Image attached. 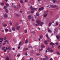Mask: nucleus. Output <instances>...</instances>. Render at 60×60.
<instances>
[{
    "mask_svg": "<svg viewBox=\"0 0 60 60\" xmlns=\"http://www.w3.org/2000/svg\"><path fill=\"white\" fill-rule=\"evenodd\" d=\"M6 49H4V52H6V50H7L8 49H9V50H11V48H9L8 47V48H7V47H6Z\"/></svg>",
    "mask_w": 60,
    "mask_h": 60,
    "instance_id": "f257e3e1",
    "label": "nucleus"
},
{
    "mask_svg": "<svg viewBox=\"0 0 60 60\" xmlns=\"http://www.w3.org/2000/svg\"><path fill=\"white\" fill-rule=\"evenodd\" d=\"M51 7H52V8H54V7H56V5H54V6L53 5H51L50 6Z\"/></svg>",
    "mask_w": 60,
    "mask_h": 60,
    "instance_id": "f03ea898",
    "label": "nucleus"
},
{
    "mask_svg": "<svg viewBox=\"0 0 60 60\" xmlns=\"http://www.w3.org/2000/svg\"><path fill=\"white\" fill-rule=\"evenodd\" d=\"M48 32H49L50 33H52V31H51V30H49V28H48Z\"/></svg>",
    "mask_w": 60,
    "mask_h": 60,
    "instance_id": "7ed1b4c3",
    "label": "nucleus"
},
{
    "mask_svg": "<svg viewBox=\"0 0 60 60\" xmlns=\"http://www.w3.org/2000/svg\"><path fill=\"white\" fill-rule=\"evenodd\" d=\"M20 27V26H18L16 27V29L17 30H19V27Z\"/></svg>",
    "mask_w": 60,
    "mask_h": 60,
    "instance_id": "20e7f679",
    "label": "nucleus"
},
{
    "mask_svg": "<svg viewBox=\"0 0 60 60\" xmlns=\"http://www.w3.org/2000/svg\"><path fill=\"white\" fill-rule=\"evenodd\" d=\"M28 19H31V16L30 15H29L28 17Z\"/></svg>",
    "mask_w": 60,
    "mask_h": 60,
    "instance_id": "39448f33",
    "label": "nucleus"
},
{
    "mask_svg": "<svg viewBox=\"0 0 60 60\" xmlns=\"http://www.w3.org/2000/svg\"><path fill=\"white\" fill-rule=\"evenodd\" d=\"M37 22L38 24H40L41 22V21L39 20H38L37 21Z\"/></svg>",
    "mask_w": 60,
    "mask_h": 60,
    "instance_id": "423d86ee",
    "label": "nucleus"
},
{
    "mask_svg": "<svg viewBox=\"0 0 60 60\" xmlns=\"http://www.w3.org/2000/svg\"><path fill=\"white\" fill-rule=\"evenodd\" d=\"M4 17L5 18H7L8 16L7 15V14H5L4 15Z\"/></svg>",
    "mask_w": 60,
    "mask_h": 60,
    "instance_id": "0eeeda50",
    "label": "nucleus"
},
{
    "mask_svg": "<svg viewBox=\"0 0 60 60\" xmlns=\"http://www.w3.org/2000/svg\"><path fill=\"white\" fill-rule=\"evenodd\" d=\"M0 41H4V39L2 38H0Z\"/></svg>",
    "mask_w": 60,
    "mask_h": 60,
    "instance_id": "6e6552de",
    "label": "nucleus"
},
{
    "mask_svg": "<svg viewBox=\"0 0 60 60\" xmlns=\"http://www.w3.org/2000/svg\"><path fill=\"white\" fill-rule=\"evenodd\" d=\"M36 15V16H38V17H39V16H40V14H39L38 13H37Z\"/></svg>",
    "mask_w": 60,
    "mask_h": 60,
    "instance_id": "1a4fd4ad",
    "label": "nucleus"
},
{
    "mask_svg": "<svg viewBox=\"0 0 60 60\" xmlns=\"http://www.w3.org/2000/svg\"><path fill=\"white\" fill-rule=\"evenodd\" d=\"M56 53L58 55H59L60 54V52H57Z\"/></svg>",
    "mask_w": 60,
    "mask_h": 60,
    "instance_id": "9d476101",
    "label": "nucleus"
},
{
    "mask_svg": "<svg viewBox=\"0 0 60 60\" xmlns=\"http://www.w3.org/2000/svg\"><path fill=\"white\" fill-rule=\"evenodd\" d=\"M6 60H10L9 58V57L8 56L6 58Z\"/></svg>",
    "mask_w": 60,
    "mask_h": 60,
    "instance_id": "9b49d317",
    "label": "nucleus"
},
{
    "mask_svg": "<svg viewBox=\"0 0 60 60\" xmlns=\"http://www.w3.org/2000/svg\"><path fill=\"white\" fill-rule=\"evenodd\" d=\"M17 6H18V7H19V8H20L21 7V6H20V4H18Z\"/></svg>",
    "mask_w": 60,
    "mask_h": 60,
    "instance_id": "f8f14e48",
    "label": "nucleus"
},
{
    "mask_svg": "<svg viewBox=\"0 0 60 60\" xmlns=\"http://www.w3.org/2000/svg\"><path fill=\"white\" fill-rule=\"evenodd\" d=\"M31 9H32V10H37V8H31Z\"/></svg>",
    "mask_w": 60,
    "mask_h": 60,
    "instance_id": "ddd939ff",
    "label": "nucleus"
},
{
    "mask_svg": "<svg viewBox=\"0 0 60 60\" xmlns=\"http://www.w3.org/2000/svg\"><path fill=\"white\" fill-rule=\"evenodd\" d=\"M8 41V40H6L5 41H4V42H5V43H6V42H7Z\"/></svg>",
    "mask_w": 60,
    "mask_h": 60,
    "instance_id": "4468645a",
    "label": "nucleus"
},
{
    "mask_svg": "<svg viewBox=\"0 0 60 60\" xmlns=\"http://www.w3.org/2000/svg\"><path fill=\"white\" fill-rule=\"evenodd\" d=\"M56 37L57 40H58L59 39V37L57 35L56 36Z\"/></svg>",
    "mask_w": 60,
    "mask_h": 60,
    "instance_id": "2eb2a0df",
    "label": "nucleus"
},
{
    "mask_svg": "<svg viewBox=\"0 0 60 60\" xmlns=\"http://www.w3.org/2000/svg\"><path fill=\"white\" fill-rule=\"evenodd\" d=\"M15 16H17V17H19V15H18V14H15Z\"/></svg>",
    "mask_w": 60,
    "mask_h": 60,
    "instance_id": "dca6fc26",
    "label": "nucleus"
},
{
    "mask_svg": "<svg viewBox=\"0 0 60 60\" xmlns=\"http://www.w3.org/2000/svg\"><path fill=\"white\" fill-rule=\"evenodd\" d=\"M52 24V23L51 22H50L49 23V26H50L51 25V24Z\"/></svg>",
    "mask_w": 60,
    "mask_h": 60,
    "instance_id": "f3484780",
    "label": "nucleus"
},
{
    "mask_svg": "<svg viewBox=\"0 0 60 60\" xmlns=\"http://www.w3.org/2000/svg\"><path fill=\"white\" fill-rule=\"evenodd\" d=\"M0 4L1 5H2V6H3V5H4V3L3 2L2 3H0Z\"/></svg>",
    "mask_w": 60,
    "mask_h": 60,
    "instance_id": "a211bd4d",
    "label": "nucleus"
},
{
    "mask_svg": "<svg viewBox=\"0 0 60 60\" xmlns=\"http://www.w3.org/2000/svg\"><path fill=\"white\" fill-rule=\"evenodd\" d=\"M50 45H54L55 43L52 42H51L50 43Z\"/></svg>",
    "mask_w": 60,
    "mask_h": 60,
    "instance_id": "6ab92c4d",
    "label": "nucleus"
},
{
    "mask_svg": "<svg viewBox=\"0 0 60 60\" xmlns=\"http://www.w3.org/2000/svg\"><path fill=\"white\" fill-rule=\"evenodd\" d=\"M41 48L43 49V48H44V46L43 45H41Z\"/></svg>",
    "mask_w": 60,
    "mask_h": 60,
    "instance_id": "aec40b11",
    "label": "nucleus"
},
{
    "mask_svg": "<svg viewBox=\"0 0 60 60\" xmlns=\"http://www.w3.org/2000/svg\"><path fill=\"white\" fill-rule=\"evenodd\" d=\"M44 42L45 44H48V43L47 42V41H45Z\"/></svg>",
    "mask_w": 60,
    "mask_h": 60,
    "instance_id": "412c9836",
    "label": "nucleus"
},
{
    "mask_svg": "<svg viewBox=\"0 0 60 60\" xmlns=\"http://www.w3.org/2000/svg\"><path fill=\"white\" fill-rule=\"evenodd\" d=\"M52 1L53 3H55L56 2V0H52Z\"/></svg>",
    "mask_w": 60,
    "mask_h": 60,
    "instance_id": "4be33fe9",
    "label": "nucleus"
},
{
    "mask_svg": "<svg viewBox=\"0 0 60 60\" xmlns=\"http://www.w3.org/2000/svg\"><path fill=\"white\" fill-rule=\"evenodd\" d=\"M24 32L25 33H27V30H24Z\"/></svg>",
    "mask_w": 60,
    "mask_h": 60,
    "instance_id": "5701e85b",
    "label": "nucleus"
},
{
    "mask_svg": "<svg viewBox=\"0 0 60 60\" xmlns=\"http://www.w3.org/2000/svg\"><path fill=\"white\" fill-rule=\"evenodd\" d=\"M12 29L13 31H15V28L13 27L12 28Z\"/></svg>",
    "mask_w": 60,
    "mask_h": 60,
    "instance_id": "b1692460",
    "label": "nucleus"
},
{
    "mask_svg": "<svg viewBox=\"0 0 60 60\" xmlns=\"http://www.w3.org/2000/svg\"><path fill=\"white\" fill-rule=\"evenodd\" d=\"M46 36L47 38L48 39H49V37H48V35L46 34Z\"/></svg>",
    "mask_w": 60,
    "mask_h": 60,
    "instance_id": "393cba45",
    "label": "nucleus"
},
{
    "mask_svg": "<svg viewBox=\"0 0 60 60\" xmlns=\"http://www.w3.org/2000/svg\"><path fill=\"white\" fill-rule=\"evenodd\" d=\"M41 55V54L39 53H37L36 54V56H39V55Z\"/></svg>",
    "mask_w": 60,
    "mask_h": 60,
    "instance_id": "a878e982",
    "label": "nucleus"
},
{
    "mask_svg": "<svg viewBox=\"0 0 60 60\" xmlns=\"http://www.w3.org/2000/svg\"><path fill=\"white\" fill-rule=\"evenodd\" d=\"M28 42V41L27 40H26L25 41V43H27Z\"/></svg>",
    "mask_w": 60,
    "mask_h": 60,
    "instance_id": "bb28decb",
    "label": "nucleus"
},
{
    "mask_svg": "<svg viewBox=\"0 0 60 60\" xmlns=\"http://www.w3.org/2000/svg\"><path fill=\"white\" fill-rule=\"evenodd\" d=\"M3 26L4 27H6L7 26V24H4L3 25Z\"/></svg>",
    "mask_w": 60,
    "mask_h": 60,
    "instance_id": "cd10ccee",
    "label": "nucleus"
},
{
    "mask_svg": "<svg viewBox=\"0 0 60 60\" xmlns=\"http://www.w3.org/2000/svg\"><path fill=\"white\" fill-rule=\"evenodd\" d=\"M7 39L6 38V36H5L4 37V40H6Z\"/></svg>",
    "mask_w": 60,
    "mask_h": 60,
    "instance_id": "c85d7f7f",
    "label": "nucleus"
},
{
    "mask_svg": "<svg viewBox=\"0 0 60 60\" xmlns=\"http://www.w3.org/2000/svg\"><path fill=\"white\" fill-rule=\"evenodd\" d=\"M20 2L21 3H23V1L22 0H21L20 1Z\"/></svg>",
    "mask_w": 60,
    "mask_h": 60,
    "instance_id": "c756f323",
    "label": "nucleus"
},
{
    "mask_svg": "<svg viewBox=\"0 0 60 60\" xmlns=\"http://www.w3.org/2000/svg\"><path fill=\"white\" fill-rule=\"evenodd\" d=\"M5 31L6 32H8V30L7 29H6L5 30Z\"/></svg>",
    "mask_w": 60,
    "mask_h": 60,
    "instance_id": "7c9ffc66",
    "label": "nucleus"
},
{
    "mask_svg": "<svg viewBox=\"0 0 60 60\" xmlns=\"http://www.w3.org/2000/svg\"><path fill=\"white\" fill-rule=\"evenodd\" d=\"M48 15V14H46L44 16V18H45V17H47V16Z\"/></svg>",
    "mask_w": 60,
    "mask_h": 60,
    "instance_id": "2f4dec72",
    "label": "nucleus"
},
{
    "mask_svg": "<svg viewBox=\"0 0 60 60\" xmlns=\"http://www.w3.org/2000/svg\"><path fill=\"white\" fill-rule=\"evenodd\" d=\"M5 48V47L4 46L2 48V49L4 50V49Z\"/></svg>",
    "mask_w": 60,
    "mask_h": 60,
    "instance_id": "473e14b6",
    "label": "nucleus"
},
{
    "mask_svg": "<svg viewBox=\"0 0 60 60\" xmlns=\"http://www.w3.org/2000/svg\"><path fill=\"white\" fill-rule=\"evenodd\" d=\"M6 6H9V4L8 3H7L6 4Z\"/></svg>",
    "mask_w": 60,
    "mask_h": 60,
    "instance_id": "72a5a7b5",
    "label": "nucleus"
},
{
    "mask_svg": "<svg viewBox=\"0 0 60 60\" xmlns=\"http://www.w3.org/2000/svg\"><path fill=\"white\" fill-rule=\"evenodd\" d=\"M50 50V48H48L47 49V50L48 51H49Z\"/></svg>",
    "mask_w": 60,
    "mask_h": 60,
    "instance_id": "f704fd0d",
    "label": "nucleus"
},
{
    "mask_svg": "<svg viewBox=\"0 0 60 60\" xmlns=\"http://www.w3.org/2000/svg\"><path fill=\"white\" fill-rule=\"evenodd\" d=\"M50 52H53V50L52 49L50 50Z\"/></svg>",
    "mask_w": 60,
    "mask_h": 60,
    "instance_id": "c9c22d12",
    "label": "nucleus"
},
{
    "mask_svg": "<svg viewBox=\"0 0 60 60\" xmlns=\"http://www.w3.org/2000/svg\"><path fill=\"white\" fill-rule=\"evenodd\" d=\"M42 37L43 36H40V37L41 38V39L42 38Z\"/></svg>",
    "mask_w": 60,
    "mask_h": 60,
    "instance_id": "e433bc0d",
    "label": "nucleus"
},
{
    "mask_svg": "<svg viewBox=\"0 0 60 60\" xmlns=\"http://www.w3.org/2000/svg\"><path fill=\"white\" fill-rule=\"evenodd\" d=\"M25 56H27V52H26L25 53Z\"/></svg>",
    "mask_w": 60,
    "mask_h": 60,
    "instance_id": "4c0bfd02",
    "label": "nucleus"
},
{
    "mask_svg": "<svg viewBox=\"0 0 60 60\" xmlns=\"http://www.w3.org/2000/svg\"><path fill=\"white\" fill-rule=\"evenodd\" d=\"M9 24L10 25H12V23L11 22H10L9 23Z\"/></svg>",
    "mask_w": 60,
    "mask_h": 60,
    "instance_id": "58836bf2",
    "label": "nucleus"
},
{
    "mask_svg": "<svg viewBox=\"0 0 60 60\" xmlns=\"http://www.w3.org/2000/svg\"><path fill=\"white\" fill-rule=\"evenodd\" d=\"M56 25H58V23L56 22Z\"/></svg>",
    "mask_w": 60,
    "mask_h": 60,
    "instance_id": "ea45409f",
    "label": "nucleus"
},
{
    "mask_svg": "<svg viewBox=\"0 0 60 60\" xmlns=\"http://www.w3.org/2000/svg\"><path fill=\"white\" fill-rule=\"evenodd\" d=\"M6 44V43H5V42H4V43H3L2 44L3 45H5Z\"/></svg>",
    "mask_w": 60,
    "mask_h": 60,
    "instance_id": "a19ab883",
    "label": "nucleus"
},
{
    "mask_svg": "<svg viewBox=\"0 0 60 60\" xmlns=\"http://www.w3.org/2000/svg\"><path fill=\"white\" fill-rule=\"evenodd\" d=\"M4 9H6V8H7V7H6V6H4Z\"/></svg>",
    "mask_w": 60,
    "mask_h": 60,
    "instance_id": "79ce46f5",
    "label": "nucleus"
},
{
    "mask_svg": "<svg viewBox=\"0 0 60 60\" xmlns=\"http://www.w3.org/2000/svg\"><path fill=\"white\" fill-rule=\"evenodd\" d=\"M6 11L7 13H8V10L7 9H6Z\"/></svg>",
    "mask_w": 60,
    "mask_h": 60,
    "instance_id": "37998d69",
    "label": "nucleus"
},
{
    "mask_svg": "<svg viewBox=\"0 0 60 60\" xmlns=\"http://www.w3.org/2000/svg\"><path fill=\"white\" fill-rule=\"evenodd\" d=\"M21 45V42H20L19 44V45Z\"/></svg>",
    "mask_w": 60,
    "mask_h": 60,
    "instance_id": "c03bdc74",
    "label": "nucleus"
},
{
    "mask_svg": "<svg viewBox=\"0 0 60 60\" xmlns=\"http://www.w3.org/2000/svg\"><path fill=\"white\" fill-rule=\"evenodd\" d=\"M30 9H31V10H32V9H33V8L32 7H30Z\"/></svg>",
    "mask_w": 60,
    "mask_h": 60,
    "instance_id": "a18cd8bd",
    "label": "nucleus"
},
{
    "mask_svg": "<svg viewBox=\"0 0 60 60\" xmlns=\"http://www.w3.org/2000/svg\"><path fill=\"white\" fill-rule=\"evenodd\" d=\"M27 13L28 14H29V13H30V11H28L27 12Z\"/></svg>",
    "mask_w": 60,
    "mask_h": 60,
    "instance_id": "49530a36",
    "label": "nucleus"
},
{
    "mask_svg": "<svg viewBox=\"0 0 60 60\" xmlns=\"http://www.w3.org/2000/svg\"><path fill=\"white\" fill-rule=\"evenodd\" d=\"M43 24V22H42L41 23V25H42Z\"/></svg>",
    "mask_w": 60,
    "mask_h": 60,
    "instance_id": "de8ad7c7",
    "label": "nucleus"
},
{
    "mask_svg": "<svg viewBox=\"0 0 60 60\" xmlns=\"http://www.w3.org/2000/svg\"><path fill=\"white\" fill-rule=\"evenodd\" d=\"M34 11H31V13H34Z\"/></svg>",
    "mask_w": 60,
    "mask_h": 60,
    "instance_id": "09e8293b",
    "label": "nucleus"
},
{
    "mask_svg": "<svg viewBox=\"0 0 60 60\" xmlns=\"http://www.w3.org/2000/svg\"><path fill=\"white\" fill-rule=\"evenodd\" d=\"M56 44V45H58V43L57 42H56V43H55Z\"/></svg>",
    "mask_w": 60,
    "mask_h": 60,
    "instance_id": "8fccbe9b",
    "label": "nucleus"
},
{
    "mask_svg": "<svg viewBox=\"0 0 60 60\" xmlns=\"http://www.w3.org/2000/svg\"><path fill=\"white\" fill-rule=\"evenodd\" d=\"M28 48H25V50H28Z\"/></svg>",
    "mask_w": 60,
    "mask_h": 60,
    "instance_id": "3c124183",
    "label": "nucleus"
},
{
    "mask_svg": "<svg viewBox=\"0 0 60 60\" xmlns=\"http://www.w3.org/2000/svg\"><path fill=\"white\" fill-rule=\"evenodd\" d=\"M17 56L18 57H19V56H20V54H18V55H17Z\"/></svg>",
    "mask_w": 60,
    "mask_h": 60,
    "instance_id": "603ef678",
    "label": "nucleus"
},
{
    "mask_svg": "<svg viewBox=\"0 0 60 60\" xmlns=\"http://www.w3.org/2000/svg\"><path fill=\"white\" fill-rule=\"evenodd\" d=\"M41 10H43V7H41Z\"/></svg>",
    "mask_w": 60,
    "mask_h": 60,
    "instance_id": "864d4df0",
    "label": "nucleus"
},
{
    "mask_svg": "<svg viewBox=\"0 0 60 60\" xmlns=\"http://www.w3.org/2000/svg\"><path fill=\"white\" fill-rule=\"evenodd\" d=\"M28 48H32V46H29L28 47Z\"/></svg>",
    "mask_w": 60,
    "mask_h": 60,
    "instance_id": "5fc2aeb1",
    "label": "nucleus"
},
{
    "mask_svg": "<svg viewBox=\"0 0 60 60\" xmlns=\"http://www.w3.org/2000/svg\"><path fill=\"white\" fill-rule=\"evenodd\" d=\"M30 60H34L33 59V58H30Z\"/></svg>",
    "mask_w": 60,
    "mask_h": 60,
    "instance_id": "6e6d98bb",
    "label": "nucleus"
},
{
    "mask_svg": "<svg viewBox=\"0 0 60 60\" xmlns=\"http://www.w3.org/2000/svg\"><path fill=\"white\" fill-rule=\"evenodd\" d=\"M58 49H60V45L59 46H58Z\"/></svg>",
    "mask_w": 60,
    "mask_h": 60,
    "instance_id": "4d7b16f0",
    "label": "nucleus"
},
{
    "mask_svg": "<svg viewBox=\"0 0 60 60\" xmlns=\"http://www.w3.org/2000/svg\"><path fill=\"white\" fill-rule=\"evenodd\" d=\"M41 8H39L38 9V10L39 11H41Z\"/></svg>",
    "mask_w": 60,
    "mask_h": 60,
    "instance_id": "13d9d810",
    "label": "nucleus"
},
{
    "mask_svg": "<svg viewBox=\"0 0 60 60\" xmlns=\"http://www.w3.org/2000/svg\"><path fill=\"white\" fill-rule=\"evenodd\" d=\"M20 48V46H19L18 47V49H19Z\"/></svg>",
    "mask_w": 60,
    "mask_h": 60,
    "instance_id": "bf43d9fd",
    "label": "nucleus"
},
{
    "mask_svg": "<svg viewBox=\"0 0 60 60\" xmlns=\"http://www.w3.org/2000/svg\"><path fill=\"white\" fill-rule=\"evenodd\" d=\"M35 25L36 26H38V24H35Z\"/></svg>",
    "mask_w": 60,
    "mask_h": 60,
    "instance_id": "052dcab7",
    "label": "nucleus"
},
{
    "mask_svg": "<svg viewBox=\"0 0 60 60\" xmlns=\"http://www.w3.org/2000/svg\"><path fill=\"white\" fill-rule=\"evenodd\" d=\"M42 49L41 48V49H39V51H41V50H42Z\"/></svg>",
    "mask_w": 60,
    "mask_h": 60,
    "instance_id": "680f3d73",
    "label": "nucleus"
},
{
    "mask_svg": "<svg viewBox=\"0 0 60 60\" xmlns=\"http://www.w3.org/2000/svg\"><path fill=\"white\" fill-rule=\"evenodd\" d=\"M28 0H25V2H26Z\"/></svg>",
    "mask_w": 60,
    "mask_h": 60,
    "instance_id": "e2e57ef3",
    "label": "nucleus"
},
{
    "mask_svg": "<svg viewBox=\"0 0 60 60\" xmlns=\"http://www.w3.org/2000/svg\"><path fill=\"white\" fill-rule=\"evenodd\" d=\"M19 21H20V22H22V20H20Z\"/></svg>",
    "mask_w": 60,
    "mask_h": 60,
    "instance_id": "0e129e2a",
    "label": "nucleus"
},
{
    "mask_svg": "<svg viewBox=\"0 0 60 60\" xmlns=\"http://www.w3.org/2000/svg\"><path fill=\"white\" fill-rule=\"evenodd\" d=\"M49 60H53V59H52V58H51Z\"/></svg>",
    "mask_w": 60,
    "mask_h": 60,
    "instance_id": "69168bd1",
    "label": "nucleus"
},
{
    "mask_svg": "<svg viewBox=\"0 0 60 60\" xmlns=\"http://www.w3.org/2000/svg\"><path fill=\"white\" fill-rule=\"evenodd\" d=\"M44 13H47V11H45L44 12Z\"/></svg>",
    "mask_w": 60,
    "mask_h": 60,
    "instance_id": "338daca9",
    "label": "nucleus"
},
{
    "mask_svg": "<svg viewBox=\"0 0 60 60\" xmlns=\"http://www.w3.org/2000/svg\"><path fill=\"white\" fill-rule=\"evenodd\" d=\"M43 60H46V58H44L43 59Z\"/></svg>",
    "mask_w": 60,
    "mask_h": 60,
    "instance_id": "774afa93",
    "label": "nucleus"
}]
</instances>
